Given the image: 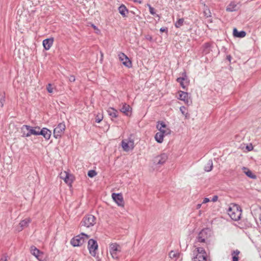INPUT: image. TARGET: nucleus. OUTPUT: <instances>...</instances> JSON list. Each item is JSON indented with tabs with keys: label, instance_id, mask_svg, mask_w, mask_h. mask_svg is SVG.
<instances>
[{
	"label": "nucleus",
	"instance_id": "obj_51",
	"mask_svg": "<svg viewBox=\"0 0 261 261\" xmlns=\"http://www.w3.org/2000/svg\"><path fill=\"white\" fill-rule=\"evenodd\" d=\"M93 27L94 29H96V27L95 26V25H93Z\"/></svg>",
	"mask_w": 261,
	"mask_h": 261
},
{
	"label": "nucleus",
	"instance_id": "obj_25",
	"mask_svg": "<svg viewBox=\"0 0 261 261\" xmlns=\"http://www.w3.org/2000/svg\"><path fill=\"white\" fill-rule=\"evenodd\" d=\"M238 9L237 4L234 2H231L226 7V10L227 12H233Z\"/></svg>",
	"mask_w": 261,
	"mask_h": 261
},
{
	"label": "nucleus",
	"instance_id": "obj_17",
	"mask_svg": "<svg viewBox=\"0 0 261 261\" xmlns=\"http://www.w3.org/2000/svg\"><path fill=\"white\" fill-rule=\"evenodd\" d=\"M122 107L120 109V111L125 116L130 117L132 113V109L130 106L126 103H122Z\"/></svg>",
	"mask_w": 261,
	"mask_h": 261
},
{
	"label": "nucleus",
	"instance_id": "obj_27",
	"mask_svg": "<svg viewBox=\"0 0 261 261\" xmlns=\"http://www.w3.org/2000/svg\"><path fill=\"white\" fill-rule=\"evenodd\" d=\"M165 135H166L164 134H163L159 132H158L155 134V137H154L155 141L159 143H162L164 141V138Z\"/></svg>",
	"mask_w": 261,
	"mask_h": 261
},
{
	"label": "nucleus",
	"instance_id": "obj_36",
	"mask_svg": "<svg viewBox=\"0 0 261 261\" xmlns=\"http://www.w3.org/2000/svg\"><path fill=\"white\" fill-rule=\"evenodd\" d=\"M96 174H97V173L96 172V171L95 170H91L89 171L88 172V175L90 177H93L95 176H96Z\"/></svg>",
	"mask_w": 261,
	"mask_h": 261
},
{
	"label": "nucleus",
	"instance_id": "obj_14",
	"mask_svg": "<svg viewBox=\"0 0 261 261\" xmlns=\"http://www.w3.org/2000/svg\"><path fill=\"white\" fill-rule=\"evenodd\" d=\"M112 198L117 204L120 207H124V201L121 193H113Z\"/></svg>",
	"mask_w": 261,
	"mask_h": 261
},
{
	"label": "nucleus",
	"instance_id": "obj_38",
	"mask_svg": "<svg viewBox=\"0 0 261 261\" xmlns=\"http://www.w3.org/2000/svg\"><path fill=\"white\" fill-rule=\"evenodd\" d=\"M147 6L149 8L150 13L152 15H154L155 14L154 9L153 7H152L149 4H147Z\"/></svg>",
	"mask_w": 261,
	"mask_h": 261
},
{
	"label": "nucleus",
	"instance_id": "obj_47",
	"mask_svg": "<svg viewBox=\"0 0 261 261\" xmlns=\"http://www.w3.org/2000/svg\"><path fill=\"white\" fill-rule=\"evenodd\" d=\"M95 257L96 258L97 261H101V259L99 257L96 256Z\"/></svg>",
	"mask_w": 261,
	"mask_h": 261
},
{
	"label": "nucleus",
	"instance_id": "obj_11",
	"mask_svg": "<svg viewBox=\"0 0 261 261\" xmlns=\"http://www.w3.org/2000/svg\"><path fill=\"white\" fill-rule=\"evenodd\" d=\"M121 146L124 151L128 152L134 149L135 147L134 141L133 139L129 138L123 140L121 142Z\"/></svg>",
	"mask_w": 261,
	"mask_h": 261
},
{
	"label": "nucleus",
	"instance_id": "obj_19",
	"mask_svg": "<svg viewBox=\"0 0 261 261\" xmlns=\"http://www.w3.org/2000/svg\"><path fill=\"white\" fill-rule=\"evenodd\" d=\"M156 128L159 130V132L165 135H167L170 133V129L163 122H158L156 125Z\"/></svg>",
	"mask_w": 261,
	"mask_h": 261
},
{
	"label": "nucleus",
	"instance_id": "obj_29",
	"mask_svg": "<svg viewBox=\"0 0 261 261\" xmlns=\"http://www.w3.org/2000/svg\"><path fill=\"white\" fill-rule=\"evenodd\" d=\"M169 256L172 259L176 260L179 257V253L177 251H171L169 253Z\"/></svg>",
	"mask_w": 261,
	"mask_h": 261
},
{
	"label": "nucleus",
	"instance_id": "obj_2",
	"mask_svg": "<svg viewBox=\"0 0 261 261\" xmlns=\"http://www.w3.org/2000/svg\"><path fill=\"white\" fill-rule=\"evenodd\" d=\"M39 126H31L28 125H23L21 128V130L22 133V136L23 137H29L31 135L38 136L39 130H40Z\"/></svg>",
	"mask_w": 261,
	"mask_h": 261
},
{
	"label": "nucleus",
	"instance_id": "obj_31",
	"mask_svg": "<svg viewBox=\"0 0 261 261\" xmlns=\"http://www.w3.org/2000/svg\"><path fill=\"white\" fill-rule=\"evenodd\" d=\"M179 110L181 114L185 117L186 118H188L189 117V114L188 112V110L185 107H180Z\"/></svg>",
	"mask_w": 261,
	"mask_h": 261
},
{
	"label": "nucleus",
	"instance_id": "obj_8",
	"mask_svg": "<svg viewBox=\"0 0 261 261\" xmlns=\"http://www.w3.org/2000/svg\"><path fill=\"white\" fill-rule=\"evenodd\" d=\"M30 252L39 261H44L45 260L44 252L37 249L35 246H32L30 247Z\"/></svg>",
	"mask_w": 261,
	"mask_h": 261
},
{
	"label": "nucleus",
	"instance_id": "obj_22",
	"mask_svg": "<svg viewBox=\"0 0 261 261\" xmlns=\"http://www.w3.org/2000/svg\"><path fill=\"white\" fill-rule=\"evenodd\" d=\"M51 132L47 128L43 127L41 130H39V135H42L46 140H49L51 137Z\"/></svg>",
	"mask_w": 261,
	"mask_h": 261
},
{
	"label": "nucleus",
	"instance_id": "obj_40",
	"mask_svg": "<svg viewBox=\"0 0 261 261\" xmlns=\"http://www.w3.org/2000/svg\"><path fill=\"white\" fill-rule=\"evenodd\" d=\"M211 200L208 198H204L203 200L202 204H205L208 202H210Z\"/></svg>",
	"mask_w": 261,
	"mask_h": 261
},
{
	"label": "nucleus",
	"instance_id": "obj_24",
	"mask_svg": "<svg viewBox=\"0 0 261 261\" xmlns=\"http://www.w3.org/2000/svg\"><path fill=\"white\" fill-rule=\"evenodd\" d=\"M118 11L120 14L123 17H127V15L128 13V10L127 9L124 5L122 4L119 8Z\"/></svg>",
	"mask_w": 261,
	"mask_h": 261
},
{
	"label": "nucleus",
	"instance_id": "obj_5",
	"mask_svg": "<svg viewBox=\"0 0 261 261\" xmlns=\"http://www.w3.org/2000/svg\"><path fill=\"white\" fill-rule=\"evenodd\" d=\"M89 238V236L88 235L81 233L79 235L73 238L70 241V243L74 247L81 246Z\"/></svg>",
	"mask_w": 261,
	"mask_h": 261
},
{
	"label": "nucleus",
	"instance_id": "obj_15",
	"mask_svg": "<svg viewBox=\"0 0 261 261\" xmlns=\"http://www.w3.org/2000/svg\"><path fill=\"white\" fill-rule=\"evenodd\" d=\"M119 60L122 64L127 68H130L132 66V63L129 59L123 53H120L118 55Z\"/></svg>",
	"mask_w": 261,
	"mask_h": 261
},
{
	"label": "nucleus",
	"instance_id": "obj_6",
	"mask_svg": "<svg viewBox=\"0 0 261 261\" xmlns=\"http://www.w3.org/2000/svg\"><path fill=\"white\" fill-rule=\"evenodd\" d=\"M88 249L89 253L93 257H96L98 249L97 241L94 239H90L88 242Z\"/></svg>",
	"mask_w": 261,
	"mask_h": 261
},
{
	"label": "nucleus",
	"instance_id": "obj_41",
	"mask_svg": "<svg viewBox=\"0 0 261 261\" xmlns=\"http://www.w3.org/2000/svg\"><path fill=\"white\" fill-rule=\"evenodd\" d=\"M8 258L7 256L6 255H3L0 259V261H7Z\"/></svg>",
	"mask_w": 261,
	"mask_h": 261
},
{
	"label": "nucleus",
	"instance_id": "obj_1",
	"mask_svg": "<svg viewBox=\"0 0 261 261\" xmlns=\"http://www.w3.org/2000/svg\"><path fill=\"white\" fill-rule=\"evenodd\" d=\"M108 251L112 258L118 260L122 252V248L117 243H111L109 245Z\"/></svg>",
	"mask_w": 261,
	"mask_h": 261
},
{
	"label": "nucleus",
	"instance_id": "obj_23",
	"mask_svg": "<svg viewBox=\"0 0 261 261\" xmlns=\"http://www.w3.org/2000/svg\"><path fill=\"white\" fill-rule=\"evenodd\" d=\"M242 171L248 177L251 179H256V176L248 168H242Z\"/></svg>",
	"mask_w": 261,
	"mask_h": 261
},
{
	"label": "nucleus",
	"instance_id": "obj_50",
	"mask_svg": "<svg viewBox=\"0 0 261 261\" xmlns=\"http://www.w3.org/2000/svg\"><path fill=\"white\" fill-rule=\"evenodd\" d=\"M4 105L3 101H1V107H3Z\"/></svg>",
	"mask_w": 261,
	"mask_h": 261
},
{
	"label": "nucleus",
	"instance_id": "obj_52",
	"mask_svg": "<svg viewBox=\"0 0 261 261\" xmlns=\"http://www.w3.org/2000/svg\"><path fill=\"white\" fill-rule=\"evenodd\" d=\"M27 261H32V260H27Z\"/></svg>",
	"mask_w": 261,
	"mask_h": 261
},
{
	"label": "nucleus",
	"instance_id": "obj_4",
	"mask_svg": "<svg viewBox=\"0 0 261 261\" xmlns=\"http://www.w3.org/2000/svg\"><path fill=\"white\" fill-rule=\"evenodd\" d=\"M230 217L233 220L237 221L240 219L241 215V210L237 204H230L227 211Z\"/></svg>",
	"mask_w": 261,
	"mask_h": 261
},
{
	"label": "nucleus",
	"instance_id": "obj_26",
	"mask_svg": "<svg viewBox=\"0 0 261 261\" xmlns=\"http://www.w3.org/2000/svg\"><path fill=\"white\" fill-rule=\"evenodd\" d=\"M107 112L109 115L113 118H117L118 117V111L113 108H108Z\"/></svg>",
	"mask_w": 261,
	"mask_h": 261
},
{
	"label": "nucleus",
	"instance_id": "obj_37",
	"mask_svg": "<svg viewBox=\"0 0 261 261\" xmlns=\"http://www.w3.org/2000/svg\"><path fill=\"white\" fill-rule=\"evenodd\" d=\"M46 90L49 93H52L54 91V88L52 86V85L51 84H48L46 86Z\"/></svg>",
	"mask_w": 261,
	"mask_h": 261
},
{
	"label": "nucleus",
	"instance_id": "obj_35",
	"mask_svg": "<svg viewBox=\"0 0 261 261\" xmlns=\"http://www.w3.org/2000/svg\"><path fill=\"white\" fill-rule=\"evenodd\" d=\"M103 114L102 113H98L96 117L95 121L97 123L100 122L103 119Z\"/></svg>",
	"mask_w": 261,
	"mask_h": 261
},
{
	"label": "nucleus",
	"instance_id": "obj_32",
	"mask_svg": "<svg viewBox=\"0 0 261 261\" xmlns=\"http://www.w3.org/2000/svg\"><path fill=\"white\" fill-rule=\"evenodd\" d=\"M240 253V251L238 250L233 251L232 252V261H238L239 260V255Z\"/></svg>",
	"mask_w": 261,
	"mask_h": 261
},
{
	"label": "nucleus",
	"instance_id": "obj_13",
	"mask_svg": "<svg viewBox=\"0 0 261 261\" xmlns=\"http://www.w3.org/2000/svg\"><path fill=\"white\" fill-rule=\"evenodd\" d=\"M178 99L183 101L185 104L189 105L192 103V100L188 96V93L182 91H179L177 94Z\"/></svg>",
	"mask_w": 261,
	"mask_h": 261
},
{
	"label": "nucleus",
	"instance_id": "obj_3",
	"mask_svg": "<svg viewBox=\"0 0 261 261\" xmlns=\"http://www.w3.org/2000/svg\"><path fill=\"white\" fill-rule=\"evenodd\" d=\"M193 254V261H207V253L202 247L195 246Z\"/></svg>",
	"mask_w": 261,
	"mask_h": 261
},
{
	"label": "nucleus",
	"instance_id": "obj_42",
	"mask_svg": "<svg viewBox=\"0 0 261 261\" xmlns=\"http://www.w3.org/2000/svg\"><path fill=\"white\" fill-rule=\"evenodd\" d=\"M218 197L217 195H215V196H213V197L212 199V201L213 202H216L218 200Z\"/></svg>",
	"mask_w": 261,
	"mask_h": 261
},
{
	"label": "nucleus",
	"instance_id": "obj_49",
	"mask_svg": "<svg viewBox=\"0 0 261 261\" xmlns=\"http://www.w3.org/2000/svg\"><path fill=\"white\" fill-rule=\"evenodd\" d=\"M103 56V53H101V61H102V60Z\"/></svg>",
	"mask_w": 261,
	"mask_h": 261
},
{
	"label": "nucleus",
	"instance_id": "obj_7",
	"mask_svg": "<svg viewBox=\"0 0 261 261\" xmlns=\"http://www.w3.org/2000/svg\"><path fill=\"white\" fill-rule=\"evenodd\" d=\"M66 129L65 124L63 122L60 123L58 125L54 128L53 132L54 137L56 139H60L62 137L64 134Z\"/></svg>",
	"mask_w": 261,
	"mask_h": 261
},
{
	"label": "nucleus",
	"instance_id": "obj_45",
	"mask_svg": "<svg viewBox=\"0 0 261 261\" xmlns=\"http://www.w3.org/2000/svg\"><path fill=\"white\" fill-rule=\"evenodd\" d=\"M201 205H202V203L197 204L196 205V209H197V210L199 209L201 207Z\"/></svg>",
	"mask_w": 261,
	"mask_h": 261
},
{
	"label": "nucleus",
	"instance_id": "obj_16",
	"mask_svg": "<svg viewBox=\"0 0 261 261\" xmlns=\"http://www.w3.org/2000/svg\"><path fill=\"white\" fill-rule=\"evenodd\" d=\"M182 75V76L178 77L176 81L180 84V86L184 89H185L189 85V80L187 77L186 72H183Z\"/></svg>",
	"mask_w": 261,
	"mask_h": 261
},
{
	"label": "nucleus",
	"instance_id": "obj_18",
	"mask_svg": "<svg viewBox=\"0 0 261 261\" xmlns=\"http://www.w3.org/2000/svg\"><path fill=\"white\" fill-rule=\"evenodd\" d=\"M168 159L167 154L164 153L155 156L154 159V163L158 165H163Z\"/></svg>",
	"mask_w": 261,
	"mask_h": 261
},
{
	"label": "nucleus",
	"instance_id": "obj_43",
	"mask_svg": "<svg viewBox=\"0 0 261 261\" xmlns=\"http://www.w3.org/2000/svg\"><path fill=\"white\" fill-rule=\"evenodd\" d=\"M160 31L161 32H167V28H161L160 29Z\"/></svg>",
	"mask_w": 261,
	"mask_h": 261
},
{
	"label": "nucleus",
	"instance_id": "obj_46",
	"mask_svg": "<svg viewBox=\"0 0 261 261\" xmlns=\"http://www.w3.org/2000/svg\"><path fill=\"white\" fill-rule=\"evenodd\" d=\"M134 2H138L139 4H141L142 3V0H133Z\"/></svg>",
	"mask_w": 261,
	"mask_h": 261
},
{
	"label": "nucleus",
	"instance_id": "obj_39",
	"mask_svg": "<svg viewBox=\"0 0 261 261\" xmlns=\"http://www.w3.org/2000/svg\"><path fill=\"white\" fill-rule=\"evenodd\" d=\"M69 80L70 82H74L75 81V77L74 75H71L69 76Z\"/></svg>",
	"mask_w": 261,
	"mask_h": 261
},
{
	"label": "nucleus",
	"instance_id": "obj_10",
	"mask_svg": "<svg viewBox=\"0 0 261 261\" xmlns=\"http://www.w3.org/2000/svg\"><path fill=\"white\" fill-rule=\"evenodd\" d=\"M60 177L70 187L71 186L74 180V176L73 175L65 171L61 172L60 174Z\"/></svg>",
	"mask_w": 261,
	"mask_h": 261
},
{
	"label": "nucleus",
	"instance_id": "obj_33",
	"mask_svg": "<svg viewBox=\"0 0 261 261\" xmlns=\"http://www.w3.org/2000/svg\"><path fill=\"white\" fill-rule=\"evenodd\" d=\"M204 9L203 11V14L204 16L206 17H211V12L210 10L208 8L207 6L205 5V4H204Z\"/></svg>",
	"mask_w": 261,
	"mask_h": 261
},
{
	"label": "nucleus",
	"instance_id": "obj_30",
	"mask_svg": "<svg viewBox=\"0 0 261 261\" xmlns=\"http://www.w3.org/2000/svg\"><path fill=\"white\" fill-rule=\"evenodd\" d=\"M213 162L212 161H208L204 166V170L205 171L209 172L213 169Z\"/></svg>",
	"mask_w": 261,
	"mask_h": 261
},
{
	"label": "nucleus",
	"instance_id": "obj_20",
	"mask_svg": "<svg viewBox=\"0 0 261 261\" xmlns=\"http://www.w3.org/2000/svg\"><path fill=\"white\" fill-rule=\"evenodd\" d=\"M54 42V39L53 37L44 39L42 42V45L44 48L48 50L53 46Z\"/></svg>",
	"mask_w": 261,
	"mask_h": 261
},
{
	"label": "nucleus",
	"instance_id": "obj_9",
	"mask_svg": "<svg viewBox=\"0 0 261 261\" xmlns=\"http://www.w3.org/2000/svg\"><path fill=\"white\" fill-rule=\"evenodd\" d=\"M95 223L96 218L92 215H89L85 216L81 222L82 225L86 227L93 226Z\"/></svg>",
	"mask_w": 261,
	"mask_h": 261
},
{
	"label": "nucleus",
	"instance_id": "obj_28",
	"mask_svg": "<svg viewBox=\"0 0 261 261\" xmlns=\"http://www.w3.org/2000/svg\"><path fill=\"white\" fill-rule=\"evenodd\" d=\"M233 34L234 36L239 38H243L245 37L246 33L245 31L238 32L236 28H234L233 31Z\"/></svg>",
	"mask_w": 261,
	"mask_h": 261
},
{
	"label": "nucleus",
	"instance_id": "obj_44",
	"mask_svg": "<svg viewBox=\"0 0 261 261\" xmlns=\"http://www.w3.org/2000/svg\"><path fill=\"white\" fill-rule=\"evenodd\" d=\"M146 39H147V40H148L149 41H151L152 39V37L151 36H150V35L146 36Z\"/></svg>",
	"mask_w": 261,
	"mask_h": 261
},
{
	"label": "nucleus",
	"instance_id": "obj_48",
	"mask_svg": "<svg viewBox=\"0 0 261 261\" xmlns=\"http://www.w3.org/2000/svg\"><path fill=\"white\" fill-rule=\"evenodd\" d=\"M202 211L200 210L199 211V214H198V215L199 216H201V215L202 214Z\"/></svg>",
	"mask_w": 261,
	"mask_h": 261
},
{
	"label": "nucleus",
	"instance_id": "obj_34",
	"mask_svg": "<svg viewBox=\"0 0 261 261\" xmlns=\"http://www.w3.org/2000/svg\"><path fill=\"white\" fill-rule=\"evenodd\" d=\"M184 19L180 18L178 20H177L176 21V22L175 23V27L176 28H179L184 24Z\"/></svg>",
	"mask_w": 261,
	"mask_h": 261
},
{
	"label": "nucleus",
	"instance_id": "obj_12",
	"mask_svg": "<svg viewBox=\"0 0 261 261\" xmlns=\"http://www.w3.org/2000/svg\"><path fill=\"white\" fill-rule=\"evenodd\" d=\"M211 236L210 230L205 229L202 230L198 234L197 238V241L200 243H204Z\"/></svg>",
	"mask_w": 261,
	"mask_h": 261
},
{
	"label": "nucleus",
	"instance_id": "obj_21",
	"mask_svg": "<svg viewBox=\"0 0 261 261\" xmlns=\"http://www.w3.org/2000/svg\"><path fill=\"white\" fill-rule=\"evenodd\" d=\"M31 221V219L30 218H27L24 220L21 221L17 227V230L18 231H21L23 228L28 226Z\"/></svg>",
	"mask_w": 261,
	"mask_h": 261
}]
</instances>
